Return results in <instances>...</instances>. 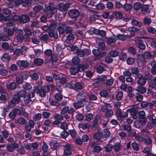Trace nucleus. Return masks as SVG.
I'll use <instances>...</instances> for the list:
<instances>
[{"label": "nucleus", "mask_w": 156, "mask_h": 156, "mask_svg": "<svg viewBox=\"0 0 156 156\" xmlns=\"http://www.w3.org/2000/svg\"><path fill=\"white\" fill-rule=\"evenodd\" d=\"M78 35L80 37L82 38H84L85 37V33L84 30H77Z\"/></svg>", "instance_id": "49"}, {"label": "nucleus", "mask_w": 156, "mask_h": 156, "mask_svg": "<svg viewBox=\"0 0 156 156\" xmlns=\"http://www.w3.org/2000/svg\"><path fill=\"white\" fill-rule=\"evenodd\" d=\"M114 149V151L116 152L119 151L122 147V146L121 145V144L120 143L118 142L115 144L113 147Z\"/></svg>", "instance_id": "38"}, {"label": "nucleus", "mask_w": 156, "mask_h": 156, "mask_svg": "<svg viewBox=\"0 0 156 156\" xmlns=\"http://www.w3.org/2000/svg\"><path fill=\"white\" fill-rule=\"evenodd\" d=\"M16 38L18 42L21 43L23 41L24 37L22 34H19L17 35Z\"/></svg>", "instance_id": "47"}, {"label": "nucleus", "mask_w": 156, "mask_h": 156, "mask_svg": "<svg viewBox=\"0 0 156 156\" xmlns=\"http://www.w3.org/2000/svg\"><path fill=\"white\" fill-rule=\"evenodd\" d=\"M48 11H50L51 13L52 14H55L57 13V8L56 7H52L50 5H48L43 10V11L46 12Z\"/></svg>", "instance_id": "10"}, {"label": "nucleus", "mask_w": 156, "mask_h": 156, "mask_svg": "<svg viewBox=\"0 0 156 156\" xmlns=\"http://www.w3.org/2000/svg\"><path fill=\"white\" fill-rule=\"evenodd\" d=\"M105 39L107 42L108 44L114 43L116 40V39L115 36L111 37H106Z\"/></svg>", "instance_id": "33"}, {"label": "nucleus", "mask_w": 156, "mask_h": 156, "mask_svg": "<svg viewBox=\"0 0 156 156\" xmlns=\"http://www.w3.org/2000/svg\"><path fill=\"white\" fill-rule=\"evenodd\" d=\"M27 122V120L22 117H20L17 120V123L20 125H25Z\"/></svg>", "instance_id": "21"}, {"label": "nucleus", "mask_w": 156, "mask_h": 156, "mask_svg": "<svg viewBox=\"0 0 156 156\" xmlns=\"http://www.w3.org/2000/svg\"><path fill=\"white\" fill-rule=\"evenodd\" d=\"M95 41L98 44V48L101 50H104L106 48L105 44L103 40L101 38L96 37Z\"/></svg>", "instance_id": "4"}, {"label": "nucleus", "mask_w": 156, "mask_h": 156, "mask_svg": "<svg viewBox=\"0 0 156 156\" xmlns=\"http://www.w3.org/2000/svg\"><path fill=\"white\" fill-rule=\"evenodd\" d=\"M12 19L14 21H16L18 20L19 22L21 23H25L30 21V16L26 14H23L18 16H13L11 17Z\"/></svg>", "instance_id": "1"}, {"label": "nucleus", "mask_w": 156, "mask_h": 156, "mask_svg": "<svg viewBox=\"0 0 156 156\" xmlns=\"http://www.w3.org/2000/svg\"><path fill=\"white\" fill-rule=\"evenodd\" d=\"M22 87L25 90H29L32 88V87L30 83H26L22 85Z\"/></svg>", "instance_id": "51"}, {"label": "nucleus", "mask_w": 156, "mask_h": 156, "mask_svg": "<svg viewBox=\"0 0 156 156\" xmlns=\"http://www.w3.org/2000/svg\"><path fill=\"white\" fill-rule=\"evenodd\" d=\"M26 94V91L24 90H21L17 92L16 95L20 98H21L24 97Z\"/></svg>", "instance_id": "31"}, {"label": "nucleus", "mask_w": 156, "mask_h": 156, "mask_svg": "<svg viewBox=\"0 0 156 156\" xmlns=\"http://www.w3.org/2000/svg\"><path fill=\"white\" fill-rule=\"evenodd\" d=\"M151 20L149 18L145 17L143 20V23L145 25H149L151 23Z\"/></svg>", "instance_id": "60"}, {"label": "nucleus", "mask_w": 156, "mask_h": 156, "mask_svg": "<svg viewBox=\"0 0 156 156\" xmlns=\"http://www.w3.org/2000/svg\"><path fill=\"white\" fill-rule=\"evenodd\" d=\"M17 86V85L16 83L12 82L10 83L9 85H7L6 87L8 89L13 90L16 88Z\"/></svg>", "instance_id": "19"}, {"label": "nucleus", "mask_w": 156, "mask_h": 156, "mask_svg": "<svg viewBox=\"0 0 156 156\" xmlns=\"http://www.w3.org/2000/svg\"><path fill=\"white\" fill-rule=\"evenodd\" d=\"M23 101L26 104H28L32 102L31 98L27 95L23 98Z\"/></svg>", "instance_id": "45"}, {"label": "nucleus", "mask_w": 156, "mask_h": 156, "mask_svg": "<svg viewBox=\"0 0 156 156\" xmlns=\"http://www.w3.org/2000/svg\"><path fill=\"white\" fill-rule=\"evenodd\" d=\"M34 63L37 66H41L43 64L44 60L41 58H37L34 60Z\"/></svg>", "instance_id": "27"}, {"label": "nucleus", "mask_w": 156, "mask_h": 156, "mask_svg": "<svg viewBox=\"0 0 156 156\" xmlns=\"http://www.w3.org/2000/svg\"><path fill=\"white\" fill-rule=\"evenodd\" d=\"M105 8V6L103 3H99L95 5V9L97 10H102Z\"/></svg>", "instance_id": "59"}, {"label": "nucleus", "mask_w": 156, "mask_h": 156, "mask_svg": "<svg viewBox=\"0 0 156 156\" xmlns=\"http://www.w3.org/2000/svg\"><path fill=\"white\" fill-rule=\"evenodd\" d=\"M76 99L77 101L84 102L87 101V100L86 98V96L83 93H80L77 95Z\"/></svg>", "instance_id": "11"}, {"label": "nucleus", "mask_w": 156, "mask_h": 156, "mask_svg": "<svg viewBox=\"0 0 156 156\" xmlns=\"http://www.w3.org/2000/svg\"><path fill=\"white\" fill-rule=\"evenodd\" d=\"M10 56L7 53L4 54L2 57V59L4 62H6L10 60Z\"/></svg>", "instance_id": "41"}, {"label": "nucleus", "mask_w": 156, "mask_h": 156, "mask_svg": "<svg viewBox=\"0 0 156 156\" xmlns=\"http://www.w3.org/2000/svg\"><path fill=\"white\" fill-rule=\"evenodd\" d=\"M17 64L19 67L27 68L29 66V63L27 60H19L17 62Z\"/></svg>", "instance_id": "12"}, {"label": "nucleus", "mask_w": 156, "mask_h": 156, "mask_svg": "<svg viewBox=\"0 0 156 156\" xmlns=\"http://www.w3.org/2000/svg\"><path fill=\"white\" fill-rule=\"evenodd\" d=\"M137 57L142 62H146V59L144 56V54H137L136 55Z\"/></svg>", "instance_id": "48"}, {"label": "nucleus", "mask_w": 156, "mask_h": 156, "mask_svg": "<svg viewBox=\"0 0 156 156\" xmlns=\"http://www.w3.org/2000/svg\"><path fill=\"white\" fill-rule=\"evenodd\" d=\"M139 121L141 123L145 125L146 123L147 119V118L145 116L143 117H139Z\"/></svg>", "instance_id": "50"}, {"label": "nucleus", "mask_w": 156, "mask_h": 156, "mask_svg": "<svg viewBox=\"0 0 156 156\" xmlns=\"http://www.w3.org/2000/svg\"><path fill=\"white\" fill-rule=\"evenodd\" d=\"M139 79L137 81V83L138 84L140 85H144L146 83V81L145 79L142 77V75L141 76L138 78Z\"/></svg>", "instance_id": "34"}, {"label": "nucleus", "mask_w": 156, "mask_h": 156, "mask_svg": "<svg viewBox=\"0 0 156 156\" xmlns=\"http://www.w3.org/2000/svg\"><path fill=\"white\" fill-rule=\"evenodd\" d=\"M88 67L87 65L83 63L80 64L78 66L79 71L81 72L83 71L85 69H87Z\"/></svg>", "instance_id": "39"}, {"label": "nucleus", "mask_w": 156, "mask_h": 156, "mask_svg": "<svg viewBox=\"0 0 156 156\" xmlns=\"http://www.w3.org/2000/svg\"><path fill=\"white\" fill-rule=\"evenodd\" d=\"M136 91L141 94H144L146 92V89L144 87L140 86L137 87V89L136 90Z\"/></svg>", "instance_id": "43"}, {"label": "nucleus", "mask_w": 156, "mask_h": 156, "mask_svg": "<svg viewBox=\"0 0 156 156\" xmlns=\"http://www.w3.org/2000/svg\"><path fill=\"white\" fill-rule=\"evenodd\" d=\"M139 70L138 68L134 67L131 69V74L134 75V76L136 78H138L141 76V75L139 74Z\"/></svg>", "instance_id": "13"}, {"label": "nucleus", "mask_w": 156, "mask_h": 156, "mask_svg": "<svg viewBox=\"0 0 156 156\" xmlns=\"http://www.w3.org/2000/svg\"><path fill=\"white\" fill-rule=\"evenodd\" d=\"M7 73V71L5 69V67L3 65L0 64V75L5 76Z\"/></svg>", "instance_id": "29"}, {"label": "nucleus", "mask_w": 156, "mask_h": 156, "mask_svg": "<svg viewBox=\"0 0 156 156\" xmlns=\"http://www.w3.org/2000/svg\"><path fill=\"white\" fill-rule=\"evenodd\" d=\"M129 53L132 55H134L136 54V49L133 47H130L129 48L128 50Z\"/></svg>", "instance_id": "44"}, {"label": "nucleus", "mask_w": 156, "mask_h": 156, "mask_svg": "<svg viewBox=\"0 0 156 156\" xmlns=\"http://www.w3.org/2000/svg\"><path fill=\"white\" fill-rule=\"evenodd\" d=\"M77 55L80 58H83L85 56H88L90 54L89 50L87 48H85L83 50L77 49L76 52Z\"/></svg>", "instance_id": "2"}, {"label": "nucleus", "mask_w": 156, "mask_h": 156, "mask_svg": "<svg viewBox=\"0 0 156 156\" xmlns=\"http://www.w3.org/2000/svg\"><path fill=\"white\" fill-rule=\"evenodd\" d=\"M21 98L16 94H15L10 102L11 104L16 105L19 104Z\"/></svg>", "instance_id": "14"}, {"label": "nucleus", "mask_w": 156, "mask_h": 156, "mask_svg": "<svg viewBox=\"0 0 156 156\" xmlns=\"http://www.w3.org/2000/svg\"><path fill=\"white\" fill-rule=\"evenodd\" d=\"M50 24L49 26L50 30H53L55 29L57 27V23L55 20H51L49 21Z\"/></svg>", "instance_id": "28"}, {"label": "nucleus", "mask_w": 156, "mask_h": 156, "mask_svg": "<svg viewBox=\"0 0 156 156\" xmlns=\"http://www.w3.org/2000/svg\"><path fill=\"white\" fill-rule=\"evenodd\" d=\"M100 94L102 97L106 98H108L109 97L107 91L105 90H103L101 91L100 92Z\"/></svg>", "instance_id": "57"}, {"label": "nucleus", "mask_w": 156, "mask_h": 156, "mask_svg": "<svg viewBox=\"0 0 156 156\" xmlns=\"http://www.w3.org/2000/svg\"><path fill=\"white\" fill-rule=\"evenodd\" d=\"M66 27H65V33L66 34H71V33H72L73 29L72 27L70 26H67L66 25Z\"/></svg>", "instance_id": "62"}, {"label": "nucleus", "mask_w": 156, "mask_h": 156, "mask_svg": "<svg viewBox=\"0 0 156 156\" xmlns=\"http://www.w3.org/2000/svg\"><path fill=\"white\" fill-rule=\"evenodd\" d=\"M35 92L38 94L41 97H44L46 95V93H47V90L45 87L44 88H41L40 89L36 88Z\"/></svg>", "instance_id": "9"}, {"label": "nucleus", "mask_w": 156, "mask_h": 156, "mask_svg": "<svg viewBox=\"0 0 156 156\" xmlns=\"http://www.w3.org/2000/svg\"><path fill=\"white\" fill-rule=\"evenodd\" d=\"M42 115L44 119H47L51 116V114L50 112L44 111L42 112Z\"/></svg>", "instance_id": "63"}, {"label": "nucleus", "mask_w": 156, "mask_h": 156, "mask_svg": "<svg viewBox=\"0 0 156 156\" xmlns=\"http://www.w3.org/2000/svg\"><path fill=\"white\" fill-rule=\"evenodd\" d=\"M80 13L78 10L73 9L68 11L69 17L72 19L76 18L79 16Z\"/></svg>", "instance_id": "6"}, {"label": "nucleus", "mask_w": 156, "mask_h": 156, "mask_svg": "<svg viewBox=\"0 0 156 156\" xmlns=\"http://www.w3.org/2000/svg\"><path fill=\"white\" fill-rule=\"evenodd\" d=\"M103 112L105 113V116L106 117H110L113 115V111L111 109H109V110H107L106 112Z\"/></svg>", "instance_id": "40"}, {"label": "nucleus", "mask_w": 156, "mask_h": 156, "mask_svg": "<svg viewBox=\"0 0 156 156\" xmlns=\"http://www.w3.org/2000/svg\"><path fill=\"white\" fill-rule=\"evenodd\" d=\"M91 147L94 149V151L96 153H99L102 150V148L97 146V143L95 142L91 143Z\"/></svg>", "instance_id": "15"}, {"label": "nucleus", "mask_w": 156, "mask_h": 156, "mask_svg": "<svg viewBox=\"0 0 156 156\" xmlns=\"http://www.w3.org/2000/svg\"><path fill=\"white\" fill-rule=\"evenodd\" d=\"M111 133L108 129H107L104 130L102 133V137L106 138L108 137L110 135Z\"/></svg>", "instance_id": "25"}, {"label": "nucleus", "mask_w": 156, "mask_h": 156, "mask_svg": "<svg viewBox=\"0 0 156 156\" xmlns=\"http://www.w3.org/2000/svg\"><path fill=\"white\" fill-rule=\"evenodd\" d=\"M19 147V145L16 143L14 142L10 144H8L6 146L7 150L10 152H14L15 149Z\"/></svg>", "instance_id": "5"}, {"label": "nucleus", "mask_w": 156, "mask_h": 156, "mask_svg": "<svg viewBox=\"0 0 156 156\" xmlns=\"http://www.w3.org/2000/svg\"><path fill=\"white\" fill-rule=\"evenodd\" d=\"M43 9V7L41 5H37L35 6L33 8V9L34 12H37L42 10Z\"/></svg>", "instance_id": "56"}, {"label": "nucleus", "mask_w": 156, "mask_h": 156, "mask_svg": "<svg viewBox=\"0 0 156 156\" xmlns=\"http://www.w3.org/2000/svg\"><path fill=\"white\" fill-rule=\"evenodd\" d=\"M121 126L124 130L128 132H129L131 129V126L128 124H126L125 122H123Z\"/></svg>", "instance_id": "18"}, {"label": "nucleus", "mask_w": 156, "mask_h": 156, "mask_svg": "<svg viewBox=\"0 0 156 156\" xmlns=\"http://www.w3.org/2000/svg\"><path fill=\"white\" fill-rule=\"evenodd\" d=\"M74 39V35L72 34H70L67 36L66 42L68 44H69L71 41H73Z\"/></svg>", "instance_id": "30"}, {"label": "nucleus", "mask_w": 156, "mask_h": 156, "mask_svg": "<svg viewBox=\"0 0 156 156\" xmlns=\"http://www.w3.org/2000/svg\"><path fill=\"white\" fill-rule=\"evenodd\" d=\"M5 32L6 34H7L9 37L12 36L14 34V32H13L12 29V30L10 28H8L6 29Z\"/></svg>", "instance_id": "55"}, {"label": "nucleus", "mask_w": 156, "mask_h": 156, "mask_svg": "<svg viewBox=\"0 0 156 156\" xmlns=\"http://www.w3.org/2000/svg\"><path fill=\"white\" fill-rule=\"evenodd\" d=\"M142 125V123L139 121H135L134 122V126L137 128H140Z\"/></svg>", "instance_id": "52"}, {"label": "nucleus", "mask_w": 156, "mask_h": 156, "mask_svg": "<svg viewBox=\"0 0 156 156\" xmlns=\"http://www.w3.org/2000/svg\"><path fill=\"white\" fill-rule=\"evenodd\" d=\"M90 126V123L89 122H87L85 123H80L78 125L79 127L83 129L89 128Z\"/></svg>", "instance_id": "32"}, {"label": "nucleus", "mask_w": 156, "mask_h": 156, "mask_svg": "<svg viewBox=\"0 0 156 156\" xmlns=\"http://www.w3.org/2000/svg\"><path fill=\"white\" fill-rule=\"evenodd\" d=\"M66 24L65 23L61 24L58 27V30L60 34H63L65 33V29Z\"/></svg>", "instance_id": "17"}, {"label": "nucleus", "mask_w": 156, "mask_h": 156, "mask_svg": "<svg viewBox=\"0 0 156 156\" xmlns=\"http://www.w3.org/2000/svg\"><path fill=\"white\" fill-rule=\"evenodd\" d=\"M149 85L152 88L155 87L156 86V77H154L153 80L151 81Z\"/></svg>", "instance_id": "64"}, {"label": "nucleus", "mask_w": 156, "mask_h": 156, "mask_svg": "<svg viewBox=\"0 0 156 156\" xmlns=\"http://www.w3.org/2000/svg\"><path fill=\"white\" fill-rule=\"evenodd\" d=\"M32 2L31 0H24L23 1L22 5L25 7H28L30 5Z\"/></svg>", "instance_id": "35"}, {"label": "nucleus", "mask_w": 156, "mask_h": 156, "mask_svg": "<svg viewBox=\"0 0 156 156\" xmlns=\"http://www.w3.org/2000/svg\"><path fill=\"white\" fill-rule=\"evenodd\" d=\"M70 72L72 75H75L78 72V70L75 67H72L70 69Z\"/></svg>", "instance_id": "58"}, {"label": "nucleus", "mask_w": 156, "mask_h": 156, "mask_svg": "<svg viewBox=\"0 0 156 156\" xmlns=\"http://www.w3.org/2000/svg\"><path fill=\"white\" fill-rule=\"evenodd\" d=\"M70 4L69 3L64 4L62 3H60L58 5V9L62 12L66 11Z\"/></svg>", "instance_id": "8"}, {"label": "nucleus", "mask_w": 156, "mask_h": 156, "mask_svg": "<svg viewBox=\"0 0 156 156\" xmlns=\"http://www.w3.org/2000/svg\"><path fill=\"white\" fill-rule=\"evenodd\" d=\"M1 40L3 41H9L10 39V37L6 34H3L1 36Z\"/></svg>", "instance_id": "61"}, {"label": "nucleus", "mask_w": 156, "mask_h": 156, "mask_svg": "<svg viewBox=\"0 0 156 156\" xmlns=\"http://www.w3.org/2000/svg\"><path fill=\"white\" fill-rule=\"evenodd\" d=\"M49 36L51 37H53L55 39H57L58 38V33L57 32H55L52 30L51 29L49 32Z\"/></svg>", "instance_id": "26"}, {"label": "nucleus", "mask_w": 156, "mask_h": 156, "mask_svg": "<svg viewBox=\"0 0 156 156\" xmlns=\"http://www.w3.org/2000/svg\"><path fill=\"white\" fill-rule=\"evenodd\" d=\"M80 58L78 57L74 56L72 59V63L74 65H76L80 62Z\"/></svg>", "instance_id": "46"}, {"label": "nucleus", "mask_w": 156, "mask_h": 156, "mask_svg": "<svg viewBox=\"0 0 156 156\" xmlns=\"http://www.w3.org/2000/svg\"><path fill=\"white\" fill-rule=\"evenodd\" d=\"M115 115L117 119L120 122H122L125 118L127 117L128 116V113H125L124 115H122L121 110L115 111Z\"/></svg>", "instance_id": "3"}, {"label": "nucleus", "mask_w": 156, "mask_h": 156, "mask_svg": "<svg viewBox=\"0 0 156 156\" xmlns=\"http://www.w3.org/2000/svg\"><path fill=\"white\" fill-rule=\"evenodd\" d=\"M87 96L89 100L90 101H96L98 99L97 97L93 94H88Z\"/></svg>", "instance_id": "36"}, {"label": "nucleus", "mask_w": 156, "mask_h": 156, "mask_svg": "<svg viewBox=\"0 0 156 156\" xmlns=\"http://www.w3.org/2000/svg\"><path fill=\"white\" fill-rule=\"evenodd\" d=\"M2 135L4 137L5 139H7L9 136V132L5 129L1 131Z\"/></svg>", "instance_id": "37"}, {"label": "nucleus", "mask_w": 156, "mask_h": 156, "mask_svg": "<svg viewBox=\"0 0 156 156\" xmlns=\"http://www.w3.org/2000/svg\"><path fill=\"white\" fill-rule=\"evenodd\" d=\"M51 147L54 149H56L59 148L60 144L54 140H51L49 142Z\"/></svg>", "instance_id": "16"}, {"label": "nucleus", "mask_w": 156, "mask_h": 156, "mask_svg": "<svg viewBox=\"0 0 156 156\" xmlns=\"http://www.w3.org/2000/svg\"><path fill=\"white\" fill-rule=\"evenodd\" d=\"M132 5L131 4H126L124 3V5L123 8L124 9L127 11H130L132 8Z\"/></svg>", "instance_id": "54"}, {"label": "nucleus", "mask_w": 156, "mask_h": 156, "mask_svg": "<svg viewBox=\"0 0 156 156\" xmlns=\"http://www.w3.org/2000/svg\"><path fill=\"white\" fill-rule=\"evenodd\" d=\"M128 20H131V24L134 26L140 27L142 26V23L140 20H136L133 18H130Z\"/></svg>", "instance_id": "7"}, {"label": "nucleus", "mask_w": 156, "mask_h": 156, "mask_svg": "<svg viewBox=\"0 0 156 156\" xmlns=\"http://www.w3.org/2000/svg\"><path fill=\"white\" fill-rule=\"evenodd\" d=\"M73 105L74 107L76 109L83 107L85 105L83 102L80 101H77V102L73 103Z\"/></svg>", "instance_id": "20"}, {"label": "nucleus", "mask_w": 156, "mask_h": 156, "mask_svg": "<svg viewBox=\"0 0 156 156\" xmlns=\"http://www.w3.org/2000/svg\"><path fill=\"white\" fill-rule=\"evenodd\" d=\"M152 68L151 69V72L153 74H156V62H152L151 64Z\"/></svg>", "instance_id": "42"}, {"label": "nucleus", "mask_w": 156, "mask_h": 156, "mask_svg": "<svg viewBox=\"0 0 156 156\" xmlns=\"http://www.w3.org/2000/svg\"><path fill=\"white\" fill-rule=\"evenodd\" d=\"M114 83V80L112 78L108 79L106 80L105 84L107 86H111Z\"/></svg>", "instance_id": "53"}, {"label": "nucleus", "mask_w": 156, "mask_h": 156, "mask_svg": "<svg viewBox=\"0 0 156 156\" xmlns=\"http://www.w3.org/2000/svg\"><path fill=\"white\" fill-rule=\"evenodd\" d=\"M92 52L95 56H98L100 58H101L103 55H105L106 53L104 51L102 54H101L100 51L97 49H93Z\"/></svg>", "instance_id": "22"}, {"label": "nucleus", "mask_w": 156, "mask_h": 156, "mask_svg": "<svg viewBox=\"0 0 156 156\" xmlns=\"http://www.w3.org/2000/svg\"><path fill=\"white\" fill-rule=\"evenodd\" d=\"M102 137V134L100 130H98L97 132L95 133L93 135L94 139L98 141H99Z\"/></svg>", "instance_id": "23"}, {"label": "nucleus", "mask_w": 156, "mask_h": 156, "mask_svg": "<svg viewBox=\"0 0 156 156\" xmlns=\"http://www.w3.org/2000/svg\"><path fill=\"white\" fill-rule=\"evenodd\" d=\"M111 105L109 104L105 103L101 106V111L103 112H106L107 110H109L111 108Z\"/></svg>", "instance_id": "24"}]
</instances>
